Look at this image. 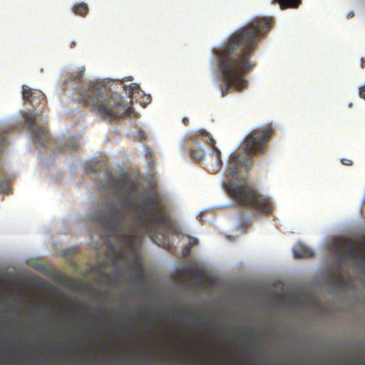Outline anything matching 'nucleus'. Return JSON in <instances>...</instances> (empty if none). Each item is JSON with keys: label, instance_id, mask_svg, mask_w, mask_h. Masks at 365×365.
Here are the masks:
<instances>
[{"label": "nucleus", "instance_id": "4be33fe9", "mask_svg": "<svg viewBox=\"0 0 365 365\" xmlns=\"http://www.w3.org/2000/svg\"><path fill=\"white\" fill-rule=\"evenodd\" d=\"M197 244V240L196 238H190L189 244L185 247V251L188 253L190 250Z\"/></svg>", "mask_w": 365, "mask_h": 365}, {"label": "nucleus", "instance_id": "f8f14e48", "mask_svg": "<svg viewBox=\"0 0 365 365\" xmlns=\"http://www.w3.org/2000/svg\"><path fill=\"white\" fill-rule=\"evenodd\" d=\"M181 273L185 277H189L194 275L196 279H200L205 277V272L197 267H192L190 266L184 267L181 270Z\"/></svg>", "mask_w": 365, "mask_h": 365}, {"label": "nucleus", "instance_id": "dca6fc26", "mask_svg": "<svg viewBox=\"0 0 365 365\" xmlns=\"http://www.w3.org/2000/svg\"><path fill=\"white\" fill-rule=\"evenodd\" d=\"M245 212H240V217L239 219L238 227L242 229H247L251 225V219L250 217H245Z\"/></svg>", "mask_w": 365, "mask_h": 365}, {"label": "nucleus", "instance_id": "20e7f679", "mask_svg": "<svg viewBox=\"0 0 365 365\" xmlns=\"http://www.w3.org/2000/svg\"><path fill=\"white\" fill-rule=\"evenodd\" d=\"M45 105L46 96L42 91L24 86V126L30 130L34 143L41 147L46 146L51 140L47 120L41 110L36 111Z\"/></svg>", "mask_w": 365, "mask_h": 365}, {"label": "nucleus", "instance_id": "a211bd4d", "mask_svg": "<svg viewBox=\"0 0 365 365\" xmlns=\"http://www.w3.org/2000/svg\"><path fill=\"white\" fill-rule=\"evenodd\" d=\"M282 8L292 7L296 8L299 6L300 0H276Z\"/></svg>", "mask_w": 365, "mask_h": 365}, {"label": "nucleus", "instance_id": "c756f323", "mask_svg": "<svg viewBox=\"0 0 365 365\" xmlns=\"http://www.w3.org/2000/svg\"><path fill=\"white\" fill-rule=\"evenodd\" d=\"M182 122H183V123H184L185 125H187V123H188V122H189V120H188V118H183V119H182Z\"/></svg>", "mask_w": 365, "mask_h": 365}, {"label": "nucleus", "instance_id": "0eeeda50", "mask_svg": "<svg viewBox=\"0 0 365 365\" xmlns=\"http://www.w3.org/2000/svg\"><path fill=\"white\" fill-rule=\"evenodd\" d=\"M273 128L270 125L252 130L242 143V152L250 158L265 153L266 145L271 139Z\"/></svg>", "mask_w": 365, "mask_h": 365}, {"label": "nucleus", "instance_id": "5701e85b", "mask_svg": "<svg viewBox=\"0 0 365 365\" xmlns=\"http://www.w3.org/2000/svg\"><path fill=\"white\" fill-rule=\"evenodd\" d=\"M341 162L343 165H351L353 164V162L350 159H346V158H342L341 160Z\"/></svg>", "mask_w": 365, "mask_h": 365}, {"label": "nucleus", "instance_id": "ea45409f", "mask_svg": "<svg viewBox=\"0 0 365 365\" xmlns=\"http://www.w3.org/2000/svg\"><path fill=\"white\" fill-rule=\"evenodd\" d=\"M112 249L114 250H115V245H112Z\"/></svg>", "mask_w": 365, "mask_h": 365}, {"label": "nucleus", "instance_id": "58836bf2", "mask_svg": "<svg viewBox=\"0 0 365 365\" xmlns=\"http://www.w3.org/2000/svg\"><path fill=\"white\" fill-rule=\"evenodd\" d=\"M24 333H26V327H24Z\"/></svg>", "mask_w": 365, "mask_h": 365}, {"label": "nucleus", "instance_id": "1a4fd4ad", "mask_svg": "<svg viewBox=\"0 0 365 365\" xmlns=\"http://www.w3.org/2000/svg\"><path fill=\"white\" fill-rule=\"evenodd\" d=\"M335 252L341 262L352 259L365 268V255L362 253L361 246L353 240H344L336 246Z\"/></svg>", "mask_w": 365, "mask_h": 365}, {"label": "nucleus", "instance_id": "cd10ccee", "mask_svg": "<svg viewBox=\"0 0 365 365\" xmlns=\"http://www.w3.org/2000/svg\"><path fill=\"white\" fill-rule=\"evenodd\" d=\"M145 155H146L147 158H150L152 157V155H153L152 152L148 149L146 150Z\"/></svg>", "mask_w": 365, "mask_h": 365}, {"label": "nucleus", "instance_id": "f3484780", "mask_svg": "<svg viewBox=\"0 0 365 365\" xmlns=\"http://www.w3.org/2000/svg\"><path fill=\"white\" fill-rule=\"evenodd\" d=\"M129 267L132 272H135L143 269L140 260L137 255H135L134 258L130 262Z\"/></svg>", "mask_w": 365, "mask_h": 365}, {"label": "nucleus", "instance_id": "7ed1b4c3", "mask_svg": "<svg viewBox=\"0 0 365 365\" xmlns=\"http://www.w3.org/2000/svg\"><path fill=\"white\" fill-rule=\"evenodd\" d=\"M79 101L99 116L110 120L125 118L133 113L121 96L111 92L106 85L98 81H91L81 88Z\"/></svg>", "mask_w": 365, "mask_h": 365}, {"label": "nucleus", "instance_id": "c85d7f7f", "mask_svg": "<svg viewBox=\"0 0 365 365\" xmlns=\"http://www.w3.org/2000/svg\"><path fill=\"white\" fill-rule=\"evenodd\" d=\"M22 343H23V341H22L21 338V337H19V352H21V344Z\"/></svg>", "mask_w": 365, "mask_h": 365}, {"label": "nucleus", "instance_id": "a19ab883", "mask_svg": "<svg viewBox=\"0 0 365 365\" xmlns=\"http://www.w3.org/2000/svg\"><path fill=\"white\" fill-rule=\"evenodd\" d=\"M261 365H269V364H267V363H264V364H261Z\"/></svg>", "mask_w": 365, "mask_h": 365}, {"label": "nucleus", "instance_id": "393cba45", "mask_svg": "<svg viewBox=\"0 0 365 365\" xmlns=\"http://www.w3.org/2000/svg\"><path fill=\"white\" fill-rule=\"evenodd\" d=\"M197 317V315L195 313H189V314L187 317H184V319H196Z\"/></svg>", "mask_w": 365, "mask_h": 365}, {"label": "nucleus", "instance_id": "9b49d317", "mask_svg": "<svg viewBox=\"0 0 365 365\" xmlns=\"http://www.w3.org/2000/svg\"><path fill=\"white\" fill-rule=\"evenodd\" d=\"M293 254L295 259L309 258L314 255L313 251L302 243H298L294 246Z\"/></svg>", "mask_w": 365, "mask_h": 365}, {"label": "nucleus", "instance_id": "37998d69", "mask_svg": "<svg viewBox=\"0 0 365 365\" xmlns=\"http://www.w3.org/2000/svg\"><path fill=\"white\" fill-rule=\"evenodd\" d=\"M24 361L26 360V358H25V357L24 358Z\"/></svg>", "mask_w": 365, "mask_h": 365}, {"label": "nucleus", "instance_id": "2eb2a0df", "mask_svg": "<svg viewBox=\"0 0 365 365\" xmlns=\"http://www.w3.org/2000/svg\"><path fill=\"white\" fill-rule=\"evenodd\" d=\"M105 163L103 162H90V163L86 167V170L89 173H97L100 170L103 169Z\"/></svg>", "mask_w": 365, "mask_h": 365}, {"label": "nucleus", "instance_id": "7c9ffc66", "mask_svg": "<svg viewBox=\"0 0 365 365\" xmlns=\"http://www.w3.org/2000/svg\"><path fill=\"white\" fill-rule=\"evenodd\" d=\"M116 255H118V257H123V255H124V251H120L116 253Z\"/></svg>", "mask_w": 365, "mask_h": 365}, {"label": "nucleus", "instance_id": "6ab92c4d", "mask_svg": "<svg viewBox=\"0 0 365 365\" xmlns=\"http://www.w3.org/2000/svg\"><path fill=\"white\" fill-rule=\"evenodd\" d=\"M190 157L195 161L200 162L203 159L204 154L195 150H191L190 152Z\"/></svg>", "mask_w": 365, "mask_h": 365}, {"label": "nucleus", "instance_id": "423d86ee", "mask_svg": "<svg viewBox=\"0 0 365 365\" xmlns=\"http://www.w3.org/2000/svg\"><path fill=\"white\" fill-rule=\"evenodd\" d=\"M107 208L110 213L100 212L96 216V221L107 228L110 232V236L115 237L125 249L132 250L135 238L134 228L132 227L128 232H125L123 228V215L115 202L108 203Z\"/></svg>", "mask_w": 365, "mask_h": 365}, {"label": "nucleus", "instance_id": "aec40b11", "mask_svg": "<svg viewBox=\"0 0 365 365\" xmlns=\"http://www.w3.org/2000/svg\"><path fill=\"white\" fill-rule=\"evenodd\" d=\"M85 70L86 68L84 66L81 67L80 71H78L76 73H72L71 75V79L73 81H81V78L84 74Z\"/></svg>", "mask_w": 365, "mask_h": 365}, {"label": "nucleus", "instance_id": "4c0bfd02", "mask_svg": "<svg viewBox=\"0 0 365 365\" xmlns=\"http://www.w3.org/2000/svg\"><path fill=\"white\" fill-rule=\"evenodd\" d=\"M24 333H26V327H24Z\"/></svg>", "mask_w": 365, "mask_h": 365}, {"label": "nucleus", "instance_id": "9d476101", "mask_svg": "<svg viewBox=\"0 0 365 365\" xmlns=\"http://www.w3.org/2000/svg\"><path fill=\"white\" fill-rule=\"evenodd\" d=\"M200 135L204 136L206 138L205 140V143L209 145L212 149L213 153L212 155L215 157V168H209V170L212 173H216L220 170L221 166L222 165V162L221 160V153L220 150L215 146V140L213 138H212L209 133H207L205 130H200L198 131Z\"/></svg>", "mask_w": 365, "mask_h": 365}, {"label": "nucleus", "instance_id": "f257e3e1", "mask_svg": "<svg viewBox=\"0 0 365 365\" xmlns=\"http://www.w3.org/2000/svg\"><path fill=\"white\" fill-rule=\"evenodd\" d=\"M273 20L269 17H257L232 33L212 49L219 73L224 83L220 86L221 96H226L230 89L242 92L248 87L245 76L255 66L252 61L255 48L270 30Z\"/></svg>", "mask_w": 365, "mask_h": 365}, {"label": "nucleus", "instance_id": "f704fd0d", "mask_svg": "<svg viewBox=\"0 0 365 365\" xmlns=\"http://www.w3.org/2000/svg\"><path fill=\"white\" fill-rule=\"evenodd\" d=\"M75 45H76V43L74 41H72L71 43V47H73Z\"/></svg>", "mask_w": 365, "mask_h": 365}, {"label": "nucleus", "instance_id": "72a5a7b5", "mask_svg": "<svg viewBox=\"0 0 365 365\" xmlns=\"http://www.w3.org/2000/svg\"><path fill=\"white\" fill-rule=\"evenodd\" d=\"M146 326H147V327L150 328L151 327V324H150V323L147 322Z\"/></svg>", "mask_w": 365, "mask_h": 365}, {"label": "nucleus", "instance_id": "c9c22d12", "mask_svg": "<svg viewBox=\"0 0 365 365\" xmlns=\"http://www.w3.org/2000/svg\"><path fill=\"white\" fill-rule=\"evenodd\" d=\"M24 333H26V327H24Z\"/></svg>", "mask_w": 365, "mask_h": 365}, {"label": "nucleus", "instance_id": "e433bc0d", "mask_svg": "<svg viewBox=\"0 0 365 365\" xmlns=\"http://www.w3.org/2000/svg\"><path fill=\"white\" fill-rule=\"evenodd\" d=\"M24 333H26V327H24Z\"/></svg>", "mask_w": 365, "mask_h": 365}, {"label": "nucleus", "instance_id": "6e6552de", "mask_svg": "<svg viewBox=\"0 0 365 365\" xmlns=\"http://www.w3.org/2000/svg\"><path fill=\"white\" fill-rule=\"evenodd\" d=\"M105 182L99 186L101 190L111 191L115 194L127 192L123 201V207L126 209L130 207L132 202L130 195L135 190V185L130 183L127 176L124 175H113L110 172L104 173Z\"/></svg>", "mask_w": 365, "mask_h": 365}, {"label": "nucleus", "instance_id": "a878e982", "mask_svg": "<svg viewBox=\"0 0 365 365\" xmlns=\"http://www.w3.org/2000/svg\"><path fill=\"white\" fill-rule=\"evenodd\" d=\"M359 96L365 100V85L360 88Z\"/></svg>", "mask_w": 365, "mask_h": 365}, {"label": "nucleus", "instance_id": "2f4dec72", "mask_svg": "<svg viewBox=\"0 0 365 365\" xmlns=\"http://www.w3.org/2000/svg\"><path fill=\"white\" fill-rule=\"evenodd\" d=\"M47 308H48V306L43 307L41 308V310L42 312H45L46 311H47Z\"/></svg>", "mask_w": 365, "mask_h": 365}, {"label": "nucleus", "instance_id": "473e14b6", "mask_svg": "<svg viewBox=\"0 0 365 365\" xmlns=\"http://www.w3.org/2000/svg\"><path fill=\"white\" fill-rule=\"evenodd\" d=\"M139 138H140V141H141V142H143L145 139L144 135H140Z\"/></svg>", "mask_w": 365, "mask_h": 365}, {"label": "nucleus", "instance_id": "bb28decb", "mask_svg": "<svg viewBox=\"0 0 365 365\" xmlns=\"http://www.w3.org/2000/svg\"><path fill=\"white\" fill-rule=\"evenodd\" d=\"M26 282V280L24 279V282ZM26 287L24 286V311L26 310Z\"/></svg>", "mask_w": 365, "mask_h": 365}, {"label": "nucleus", "instance_id": "39448f33", "mask_svg": "<svg viewBox=\"0 0 365 365\" xmlns=\"http://www.w3.org/2000/svg\"><path fill=\"white\" fill-rule=\"evenodd\" d=\"M165 205L161 197L155 193H150L137 207L135 211L139 213L138 222L140 227L145 234L152 235L157 226H169L170 215L165 212Z\"/></svg>", "mask_w": 365, "mask_h": 365}, {"label": "nucleus", "instance_id": "4468645a", "mask_svg": "<svg viewBox=\"0 0 365 365\" xmlns=\"http://www.w3.org/2000/svg\"><path fill=\"white\" fill-rule=\"evenodd\" d=\"M124 91L128 96L133 98L135 93H138L140 91V86L135 83H130L128 86H124Z\"/></svg>", "mask_w": 365, "mask_h": 365}, {"label": "nucleus", "instance_id": "79ce46f5", "mask_svg": "<svg viewBox=\"0 0 365 365\" xmlns=\"http://www.w3.org/2000/svg\"><path fill=\"white\" fill-rule=\"evenodd\" d=\"M213 329L215 331H217V328L215 327Z\"/></svg>", "mask_w": 365, "mask_h": 365}, {"label": "nucleus", "instance_id": "ddd939ff", "mask_svg": "<svg viewBox=\"0 0 365 365\" xmlns=\"http://www.w3.org/2000/svg\"><path fill=\"white\" fill-rule=\"evenodd\" d=\"M72 10L75 14L85 16L88 12V7L83 2L76 3L73 5Z\"/></svg>", "mask_w": 365, "mask_h": 365}, {"label": "nucleus", "instance_id": "412c9836", "mask_svg": "<svg viewBox=\"0 0 365 365\" xmlns=\"http://www.w3.org/2000/svg\"><path fill=\"white\" fill-rule=\"evenodd\" d=\"M133 281L135 282H140L143 280V269L135 272H133Z\"/></svg>", "mask_w": 365, "mask_h": 365}, {"label": "nucleus", "instance_id": "f03ea898", "mask_svg": "<svg viewBox=\"0 0 365 365\" xmlns=\"http://www.w3.org/2000/svg\"><path fill=\"white\" fill-rule=\"evenodd\" d=\"M228 176L224 182V187L228 195L241 206L251 208L259 213L269 215L272 212L273 205L270 199L259 193L248 185L245 178L240 177L238 171L240 168L248 170L250 163L247 160L240 159L238 153H233L230 157Z\"/></svg>", "mask_w": 365, "mask_h": 365}, {"label": "nucleus", "instance_id": "b1692460", "mask_svg": "<svg viewBox=\"0 0 365 365\" xmlns=\"http://www.w3.org/2000/svg\"><path fill=\"white\" fill-rule=\"evenodd\" d=\"M149 312L154 317L155 319H157L158 317V312H157L156 309H153V308H150L148 309Z\"/></svg>", "mask_w": 365, "mask_h": 365}]
</instances>
